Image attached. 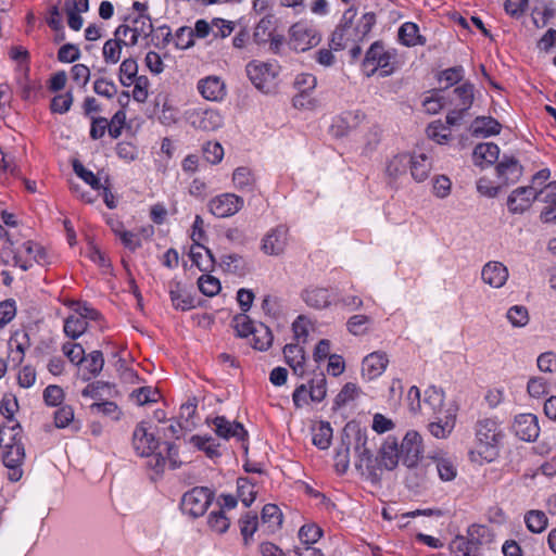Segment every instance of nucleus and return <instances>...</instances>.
<instances>
[{"label": "nucleus", "mask_w": 556, "mask_h": 556, "mask_svg": "<svg viewBox=\"0 0 556 556\" xmlns=\"http://www.w3.org/2000/svg\"><path fill=\"white\" fill-rule=\"evenodd\" d=\"M400 459L401 455L397 439L389 435L381 445L378 455L374 457V460H376V472L379 475L378 471H381L382 469L389 471L394 470L397 467Z\"/></svg>", "instance_id": "15"}, {"label": "nucleus", "mask_w": 556, "mask_h": 556, "mask_svg": "<svg viewBox=\"0 0 556 556\" xmlns=\"http://www.w3.org/2000/svg\"><path fill=\"white\" fill-rule=\"evenodd\" d=\"M288 228L283 225L270 229L263 238L261 250L267 255H279L287 245Z\"/></svg>", "instance_id": "21"}, {"label": "nucleus", "mask_w": 556, "mask_h": 556, "mask_svg": "<svg viewBox=\"0 0 556 556\" xmlns=\"http://www.w3.org/2000/svg\"><path fill=\"white\" fill-rule=\"evenodd\" d=\"M219 266L224 271L235 274L237 276H244L249 273V267L243 256L231 253L225 254L220 257Z\"/></svg>", "instance_id": "33"}, {"label": "nucleus", "mask_w": 556, "mask_h": 556, "mask_svg": "<svg viewBox=\"0 0 556 556\" xmlns=\"http://www.w3.org/2000/svg\"><path fill=\"white\" fill-rule=\"evenodd\" d=\"M323 535V529L315 523H306L299 530V539L302 545H313Z\"/></svg>", "instance_id": "51"}, {"label": "nucleus", "mask_w": 556, "mask_h": 556, "mask_svg": "<svg viewBox=\"0 0 556 556\" xmlns=\"http://www.w3.org/2000/svg\"><path fill=\"white\" fill-rule=\"evenodd\" d=\"M255 326L253 320L244 313L238 314L232 318V327L236 334L240 338H248L252 334Z\"/></svg>", "instance_id": "49"}, {"label": "nucleus", "mask_w": 556, "mask_h": 556, "mask_svg": "<svg viewBox=\"0 0 556 556\" xmlns=\"http://www.w3.org/2000/svg\"><path fill=\"white\" fill-rule=\"evenodd\" d=\"M81 367V379L89 381L97 377L104 366V357L101 351H92L85 355L84 362L79 365Z\"/></svg>", "instance_id": "30"}, {"label": "nucleus", "mask_w": 556, "mask_h": 556, "mask_svg": "<svg viewBox=\"0 0 556 556\" xmlns=\"http://www.w3.org/2000/svg\"><path fill=\"white\" fill-rule=\"evenodd\" d=\"M188 121L193 128L203 131L216 130L223 125L222 115L213 109H194L188 112Z\"/></svg>", "instance_id": "17"}, {"label": "nucleus", "mask_w": 556, "mask_h": 556, "mask_svg": "<svg viewBox=\"0 0 556 556\" xmlns=\"http://www.w3.org/2000/svg\"><path fill=\"white\" fill-rule=\"evenodd\" d=\"M481 278L489 286L501 288L508 278V269L500 262H489L482 268Z\"/></svg>", "instance_id": "27"}, {"label": "nucleus", "mask_w": 556, "mask_h": 556, "mask_svg": "<svg viewBox=\"0 0 556 556\" xmlns=\"http://www.w3.org/2000/svg\"><path fill=\"white\" fill-rule=\"evenodd\" d=\"M191 261L201 271H211L215 265V257L212 251L203 245V249L195 251L194 248L190 251Z\"/></svg>", "instance_id": "39"}, {"label": "nucleus", "mask_w": 556, "mask_h": 556, "mask_svg": "<svg viewBox=\"0 0 556 556\" xmlns=\"http://www.w3.org/2000/svg\"><path fill=\"white\" fill-rule=\"evenodd\" d=\"M500 155V148L493 142H482L475 147L473 163L480 167L494 164Z\"/></svg>", "instance_id": "29"}, {"label": "nucleus", "mask_w": 556, "mask_h": 556, "mask_svg": "<svg viewBox=\"0 0 556 556\" xmlns=\"http://www.w3.org/2000/svg\"><path fill=\"white\" fill-rule=\"evenodd\" d=\"M410 162L412 155L406 153L397 154L388 162L386 173L392 180H396L406 174Z\"/></svg>", "instance_id": "37"}, {"label": "nucleus", "mask_w": 556, "mask_h": 556, "mask_svg": "<svg viewBox=\"0 0 556 556\" xmlns=\"http://www.w3.org/2000/svg\"><path fill=\"white\" fill-rule=\"evenodd\" d=\"M478 443L488 451L496 447L504 434L495 418L479 419L475 427Z\"/></svg>", "instance_id": "13"}, {"label": "nucleus", "mask_w": 556, "mask_h": 556, "mask_svg": "<svg viewBox=\"0 0 556 556\" xmlns=\"http://www.w3.org/2000/svg\"><path fill=\"white\" fill-rule=\"evenodd\" d=\"M245 71L251 83L260 91L269 93L274 90L278 65L253 60L247 64Z\"/></svg>", "instance_id": "9"}, {"label": "nucleus", "mask_w": 556, "mask_h": 556, "mask_svg": "<svg viewBox=\"0 0 556 556\" xmlns=\"http://www.w3.org/2000/svg\"><path fill=\"white\" fill-rule=\"evenodd\" d=\"M332 428L329 422L321 421L313 435V444L320 450H327L331 444Z\"/></svg>", "instance_id": "48"}, {"label": "nucleus", "mask_w": 556, "mask_h": 556, "mask_svg": "<svg viewBox=\"0 0 556 556\" xmlns=\"http://www.w3.org/2000/svg\"><path fill=\"white\" fill-rule=\"evenodd\" d=\"M409 168H410L412 177L416 181L422 182L429 176V173L431 170V161L424 153H420L418 155H412V162L409 163Z\"/></svg>", "instance_id": "35"}, {"label": "nucleus", "mask_w": 556, "mask_h": 556, "mask_svg": "<svg viewBox=\"0 0 556 556\" xmlns=\"http://www.w3.org/2000/svg\"><path fill=\"white\" fill-rule=\"evenodd\" d=\"M525 522L529 531L541 533L546 529L548 519L542 510H530L525 515Z\"/></svg>", "instance_id": "44"}, {"label": "nucleus", "mask_w": 556, "mask_h": 556, "mask_svg": "<svg viewBox=\"0 0 556 556\" xmlns=\"http://www.w3.org/2000/svg\"><path fill=\"white\" fill-rule=\"evenodd\" d=\"M399 40L406 47L424 46L426 38L419 34V27L413 22H406L399 28Z\"/></svg>", "instance_id": "31"}, {"label": "nucleus", "mask_w": 556, "mask_h": 556, "mask_svg": "<svg viewBox=\"0 0 556 556\" xmlns=\"http://www.w3.org/2000/svg\"><path fill=\"white\" fill-rule=\"evenodd\" d=\"M149 86H150V81L147 76H144V75L137 76L136 80L134 81V89H132L134 100L139 103L146 102L149 97V91H148Z\"/></svg>", "instance_id": "62"}, {"label": "nucleus", "mask_w": 556, "mask_h": 556, "mask_svg": "<svg viewBox=\"0 0 556 556\" xmlns=\"http://www.w3.org/2000/svg\"><path fill=\"white\" fill-rule=\"evenodd\" d=\"M90 410L93 414H101L103 416L111 417L114 420H118L121 417V410L116 403L112 401H103L100 403H93L90 405Z\"/></svg>", "instance_id": "54"}, {"label": "nucleus", "mask_w": 556, "mask_h": 556, "mask_svg": "<svg viewBox=\"0 0 556 556\" xmlns=\"http://www.w3.org/2000/svg\"><path fill=\"white\" fill-rule=\"evenodd\" d=\"M257 515L252 511L245 513L239 519L240 533L242 535L243 544L245 546L250 544L254 533L257 530Z\"/></svg>", "instance_id": "40"}, {"label": "nucleus", "mask_w": 556, "mask_h": 556, "mask_svg": "<svg viewBox=\"0 0 556 556\" xmlns=\"http://www.w3.org/2000/svg\"><path fill=\"white\" fill-rule=\"evenodd\" d=\"M191 442L210 458L220 456L219 444L215 443V440L211 437L193 435Z\"/></svg>", "instance_id": "47"}, {"label": "nucleus", "mask_w": 556, "mask_h": 556, "mask_svg": "<svg viewBox=\"0 0 556 556\" xmlns=\"http://www.w3.org/2000/svg\"><path fill=\"white\" fill-rule=\"evenodd\" d=\"M274 30V16L266 15L257 23L253 31V41L257 45L266 43L271 38Z\"/></svg>", "instance_id": "43"}, {"label": "nucleus", "mask_w": 556, "mask_h": 556, "mask_svg": "<svg viewBox=\"0 0 556 556\" xmlns=\"http://www.w3.org/2000/svg\"><path fill=\"white\" fill-rule=\"evenodd\" d=\"M62 352L74 365H80L86 355L85 349L81 344L72 342H65L62 345Z\"/></svg>", "instance_id": "59"}, {"label": "nucleus", "mask_w": 556, "mask_h": 556, "mask_svg": "<svg viewBox=\"0 0 556 556\" xmlns=\"http://www.w3.org/2000/svg\"><path fill=\"white\" fill-rule=\"evenodd\" d=\"M388 363L389 359L384 352H372L363 359V375L370 380L375 379L386 370Z\"/></svg>", "instance_id": "28"}, {"label": "nucleus", "mask_w": 556, "mask_h": 556, "mask_svg": "<svg viewBox=\"0 0 556 556\" xmlns=\"http://www.w3.org/2000/svg\"><path fill=\"white\" fill-rule=\"evenodd\" d=\"M362 71L370 77L380 71L381 77L390 76L395 71V52L384 49L381 41H375L366 51L362 61Z\"/></svg>", "instance_id": "5"}, {"label": "nucleus", "mask_w": 556, "mask_h": 556, "mask_svg": "<svg viewBox=\"0 0 556 556\" xmlns=\"http://www.w3.org/2000/svg\"><path fill=\"white\" fill-rule=\"evenodd\" d=\"M283 355L287 364L293 369L294 374L302 376L304 374L305 352L298 344H286Z\"/></svg>", "instance_id": "32"}, {"label": "nucleus", "mask_w": 556, "mask_h": 556, "mask_svg": "<svg viewBox=\"0 0 556 556\" xmlns=\"http://www.w3.org/2000/svg\"><path fill=\"white\" fill-rule=\"evenodd\" d=\"M93 91L98 96L112 99L117 92V87L112 80L100 77L93 81Z\"/></svg>", "instance_id": "63"}, {"label": "nucleus", "mask_w": 556, "mask_h": 556, "mask_svg": "<svg viewBox=\"0 0 556 556\" xmlns=\"http://www.w3.org/2000/svg\"><path fill=\"white\" fill-rule=\"evenodd\" d=\"M376 24V14L374 12L365 13L358 21L356 27H353L355 36L358 41L363 40Z\"/></svg>", "instance_id": "56"}, {"label": "nucleus", "mask_w": 556, "mask_h": 556, "mask_svg": "<svg viewBox=\"0 0 556 556\" xmlns=\"http://www.w3.org/2000/svg\"><path fill=\"white\" fill-rule=\"evenodd\" d=\"M168 293L173 306L176 309L189 311L195 307L194 298L186 290L182 283L176 279L168 282Z\"/></svg>", "instance_id": "24"}, {"label": "nucleus", "mask_w": 556, "mask_h": 556, "mask_svg": "<svg viewBox=\"0 0 556 556\" xmlns=\"http://www.w3.org/2000/svg\"><path fill=\"white\" fill-rule=\"evenodd\" d=\"M465 70L462 65H456L442 71L438 79L446 83V88L452 87L464 79Z\"/></svg>", "instance_id": "57"}, {"label": "nucleus", "mask_w": 556, "mask_h": 556, "mask_svg": "<svg viewBox=\"0 0 556 556\" xmlns=\"http://www.w3.org/2000/svg\"><path fill=\"white\" fill-rule=\"evenodd\" d=\"M212 425L214 426L215 433L219 438L225 440L235 438L242 442L243 448L248 451V431L244 429L242 424L238 421H230L225 416H216L212 419Z\"/></svg>", "instance_id": "16"}, {"label": "nucleus", "mask_w": 556, "mask_h": 556, "mask_svg": "<svg viewBox=\"0 0 556 556\" xmlns=\"http://www.w3.org/2000/svg\"><path fill=\"white\" fill-rule=\"evenodd\" d=\"M255 484L249 478L240 477L237 479V498L242 502L245 507H250L256 498Z\"/></svg>", "instance_id": "41"}, {"label": "nucleus", "mask_w": 556, "mask_h": 556, "mask_svg": "<svg viewBox=\"0 0 556 556\" xmlns=\"http://www.w3.org/2000/svg\"><path fill=\"white\" fill-rule=\"evenodd\" d=\"M308 391V395L311 401L313 402H321L327 393L326 390V378L324 374H320L318 378L313 379L311 381V387Z\"/></svg>", "instance_id": "61"}, {"label": "nucleus", "mask_w": 556, "mask_h": 556, "mask_svg": "<svg viewBox=\"0 0 556 556\" xmlns=\"http://www.w3.org/2000/svg\"><path fill=\"white\" fill-rule=\"evenodd\" d=\"M399 451L404 466L416 467L424 452L421 435L416 431H408L399 445Z\"/></svg>", "instance_id": "14"}, {"label": "nucleus", "mask_w": 556, "mask_h": 556, "mask_svg": "<svg viewBox=\"0 0 556 556\" xmlns=\"http://www.w3.org/2000/svg\"><path fill=\"white\" fill-rule=\"evenodd\" d=\"M199 290L206 296H214L220 291V281L211 275H202L198 279Z\"/></svg>", "instance_id": "55"}, {"label": "nucleus", "mask_w": 556, "mask_h": 556, "mask_svg": "<svg viewBox=\"0 0 556 556\" xmlns=\"http://www.w3.org/2000/svg\"><path fill=\"white\" fill-rule=\"evenodd\" d=\"M232 181L239 191H253L256 178L249 167L241 166L235 169L232 174Z\"/></svg>", "instance_id": "36"}, {"label": "nucleus", "mask_w": 556, "mask_h": 556, "mask_svg": "<svg viewBox=\"0 0 556 556\" xmlns=\"http://www.w3.org/2000/svg\"><path fill=\"white\" fill-rule=\"evenodd\" d=\"M197 89L199 93L208 101L219 102L227 94L224 80L219 76L215 75L201 78L198 81Z\"/></svg>", "instance_id": "20"}, {"label": "nucleus", "mask_w": 556, "mask_h": 556, "mask_svg": "<svg viewBox=\"0 0 556 556\" xmlns=\"http://www.w3.org/2000/svg\"><path fill=\"white\" fill-rule=\"evenodd\" d=\"M507 319L514 327H523L529 323V313L523 305H514L507 311Z\"/></svg>", "instance_id": "58"}, {"label": "nucleus", "mask_w": 556, "mask_h": 556, "mask_svg": "<svg viewBox=\"0 0 556 556\" xmlns=\"http://www.w3.org/2000/svg\"><path fill=\"white\" fill-rule=\"evenodd\" d=\"M214 495V492L206 486H194L182 495L180 509L193 519L199 518L206 513Z\"/></svg>", "instance_id": "7"}, {"label": "nucleus", "mask_w": 556, "mask_h": 556, "mask_svg": "<svg viewBox=\"0 0 556 556\" xmlns=\"http://www.w3.org/2000/svg\"><path fill=\"white\" fill-rule=\"evenodd\" d=\"M321 40L315 25L306 21L293 24L289 29V47L296 52H305L316 47Z\"/></svg>", "instance_id": "8"}, {"label": "nucleus", "mask_w": 556, "mask_h": 556, "mask_svg": "<svg viewBox=\"0 0 556 556\" xmlns=\"http://www.w3.org/2000/svg\"><path fill=\"white\" fill-rule=\"evenodd\" d=\"M42 397L48 406H59L63 402L64 391L60 386L49 384L43 390Z\"/></svg>", "instance_id": "64"}, {"label": "nucleus", "mask_w": 556, "mask_h": 556, "mask_svg": "<svg viewBox=\"0 0 556 556\" xmlns=\"http://www.w3.org/2000/svg\"><path fill=\"white\" fill-rule=\"evenodd\" d=\"M123 37L114 36L104 42L102 54L105 63L116 64L119 61L123 47L129 46V41H125Z\"/></svg>", "instance_id": "34"}, {"label": "nucleus", "mask_w": 556, "mask_h": 556, "mask_svg": "<svg viewBox=\"0 0 556 556\" xmlns=\"http://www.w3.org/2000/svg\"><path fill=\"white\" fill-rule=\"evenodd\" d=\"M515 434L522 441H535L540 434L539 421L533 414H520L513 424Z\"/></svg>", "instance_id": "19"}, {"label": "nucleus", "mask_w": 556, "mask_h": 556, "mask_svg": "<svg viewBox=\"0 0 556 556\" xmlns=\"http://www.w3.org/2000/svg\"><path fill=\"white\" fill-rule=\"evenodd\" d=\"M453 556H479L464 535H456L448 545Z\"/></svg>", "instance_id": "50"}, {"label": "nucleus", "mask_w": 556, "mask_h": 556, "mask_svg": "<svg viewBox=\"0 0 556 556\" xmlns=\"http://www.w3.org/2000/svg\"><path fill=\"white\" fill-rule=\"evenodd\" d=\"M243 205V198L230 192L218 194L207 203L208 211L217 218L230 217L238 213Z\"/></svg>", "instance_id": "12"}, {"label": "nucleus", "mask_w": 556, "mask_h": 556, "mask_svg": "<svg viewBox=\"0 0 556 556\" xmlns=\"http://www.w3.org/2000/svg\"><path fill=\"white\" fill-rule=\"evenodd\" d=\"M251 336L253 337L252 341L255 350L267 351L273 344L274 336L271 330L263 323L255 326Z\"/></svg>", "instance_id": "38"}, {"label": "nucleus", "mask_w": 556, "mask_h": 556, "mask_svg": "<svg viewBox=\"0 0 556 556\" xmlns=\"http://www.w3.org/2000/svg\"><path fill=\"white\" fill-rule=\"evenodd\" d=\"M74 173L88 184L93 190H100L103 188L100 179L89 169H87L79 161L73 162Z\"/></svg>", "instance_id": "52"}, {"label": "nucleus", "mask_w": 556, "mask_h": 556, "mask_svg": "<svg viewBox=\"0 0 556 556\" xmlns=\"http://www.w3.org/2000/svg\"><path fill=\"white\" fill-rule=\"evenodd\" d=\"M207 525L210 529L217 533L224 534L230 527V519L222 510H213L207 517Z\"/></svg>", "instance_id": "46"}, {"label": "nucleus", "mask_w": 556, "mask_h": 556, "mask_svg": "<svg viewBox=\"0 0 556 556\" xmlns=\"http://www.w3.org/2000/svg\"><path fill=\"white\" fill-rule=\"evenodd\" d=\"M301 298L304 303L314 309H324L331 305L332 294L328 288H321L316 286H309L305 288Z\"/></svg>", "instance_id": "22"}, {"label": "nucleus", "mask_w": 556, "mask_h": 556, "mask_svg": "<svg viewBox=\"0 0 556 556\" xmlns=\"http://www.w3.org/2000/svg\"><path fill=\"white\" fill-rule=\"evenodd\" d=\"M124 24H121L114 30V36L126 37L130 34L129 46L134 47L138 43L139 38H149L154 30L150 15H132L129 14L124 18Z\"/></svg>", "instance_id": "10"}, {"label": "nucleus", "mask_w": 556, "mask_h": 556, "mask_svg": "<svg viewBox=\"0 0 556 556\" xmlns=\"http://www.w3.org/2000/svg\"><path fill=\"white\" fill-rule=\"evenodd\" d=\"M475 100V86L465 81L453 90V97L448 100L455 108L446 115V124L455 126L460 124Z\"/></svg>", "instance_id": "6"}, {"label": "nucleus", "mask_w": 556, "mask_h": 556, "mask_svg": "<svg viewBox=\"0 0 556 556\" xmlns=\"http://www.w3.org/2000/svg\"><path fill=\"white\" fill-rule=\"evenodd\" d=\"M522 172V165L514 156L504 155L496 165L497 176L502 178L506 185L517 182Z\"/></svg>", "instance_id": "25"}, {"label": "nucleus", "mask_w": 556, "mask_h": 556, "mask_svg": "<svg viewBox=\"0 0 556 556\" xmlns=\"http://www.w3.org/2000/svg\"><path fill=\"white\" fill-rule=\"evenodd\" d=\"M501 129L502 125L497 119L491 116H478L471 122L469 127L471 136L476 138H486L498 135Z\"/></svg>", "instance_id": "26"}, {"label": "nucleus", "mask_w": 556, "mask_h": 556, "mask_svg": "<svg viewBox=\"0 0 556 556\" xmlns=\"http://www.w3.org/2000/svg\"><path fill=\"white\" fill-rule=\"evenodd\" d=\"M428 138L443 144L446 143L451 137V130L448 126L444 125L442 121L431 122L426 129Z\"/></svg>", "instance_id": "45"}, {"label": "nucleus", "mask_w": 556, "mask_h": 556, "mask_svg": "<svg viewBox=\"0 0 556 556\" xmlns=\"http://www.w3.org/2000/svg\"><path fill=\"white\" fill-rule=\"evenodd\" d=\"M356 15L354 8L348 9L342 16L340 24L333 30L329 46L333 51H340L348 47L349 42H357L353 30L352 22Z\"/></svg>", "instance_id": "11"}, {"label": "nucleus", "mask_w": 556, "mask_h": 556, "mask_svg": "<svg viewBox=\"0 0 556 556\" xmlns=\"http://www.w3.org/2000/svg\"><path fill=\"white\" fill-rule=\"evenodd\" d=\"M464 536L469 545L475 547V552L479 556H482V546L493 542L494 539V534L489 527L477 523L470 525Z\"/></svg>", "instance_id": "23"}, {"label": "nucleus", "mask_w": 556, "mask_h": 556, "mask_svg": "<svg viewBox=\"0 0 556 556\" xmlns=\"http://www.w3.org/2000/svg\"><path fill=\"white\" fill-rule=\"evenodd\" d=\"M367 430L362 428L356 421H349L342 433V442L349 445H353L356 455L355 467L358 470H363L365 467L367 478L372 482L380 479V475L376 472V464L374 460V454L370 448L367 447ZM364 475L365 472L362 471Z\"/></svg>", "instance_id": "3"}, {"label": "nucleus", "mask_w": 556, "mask_h": 556, "mask_svg": "<svg viewBox=\"0 0 556 556\" xmlns=\"http://www.w3.org/2000/svg\"><path fill=\"white\" fill-rule=\"evenodd\" d=\"M0 448L2 450L3 466L8 469V480L20 481L24 473L22 467L26 456L23 429L20 422L0 427Z\"/></svg>", "instance_id": "2"}, {"label": "nucleus", "mask_w": 556, "mask_h": 556, "mask_svg": "<svg viewBox=\"0 0 556 556\" xmlns=\"http://www.w3.org/2000/svg\"><path fill=\"white\" fill-rule=\"evenodd\" d=\"M535 200H538L535 187H518L508 195L507 207L511 214H522L531 207Z\"/></svg>", "instance_id": "18"}, {"label": "nucleus", "mask_w": 556, "mask_h": 556, "mask_svg": "<svg viewBox=\"0 0 556 556\" xmlns=\"http://www.w3.org/2000/svg\"><path fill=\"white\" fill-rule=\"evenodd\" d=\"M159 440L154 433L149 432L147 424L141 421L132 432V446L137 455L141 457H151L148 466L156 473L163 472L166 465V457L162 453H155L159 447Z\"/></svg>", "instance_id": "4"}, {"label": "nucleus", "mask_w": 556, "mask_h": 556, "mask_svg": "<svg viewBox=\"0 0 556 556\" xmlns=\"http://www.w3.org/2000/svg\"><path fill=\"white\" fill-rule=\"evenodd\" d=\"M370 318L366 315H353L348 319L346 328L354 336H363L367 331Z\"/></svg>", "instance_id": "60"}, {"label": "nucleus", "mask_w": 556, "mask_h": 556, "mask_svg": "<svg viewBox=\"0 0 556 556\" xmlns=\"http://www.w3.org/2000/svg\"><path fill=\"white\" fill-rule=\"evenodd\" d=\"M73 101L74 97L72 91H66L65 93L56 94L51 100L50 110L53 113L65 114L70 111Z\"/></svg>", "instance_id": "53"}, {"label": "nucleus", "mask_w": 556, "mask_h": 556, "mask_svg": "<svg viewBox=\"0 0 556 556\" xmlns=\"http://www.w3.org/2000/svg\"><path fill=\"white\" fill-rule=\"evenodd\" d=\"M88 328V321L78 315H71L64 320L63 331L72 340L78 339Z\"/></svg>", "instance_id": "42"}, {"label": "nucleus", "mask_w": 556, "mask_h": 556, "mask_svg": "<svg viewBox=\"0 0 556 556\" xmlns=\"http://www.w3.org/2000/svg\"><path fill=\"white\" fill-rule=\"evenodd\" d=\"M445 393L434 386L424 392L421 410L419 414L433 420L428 425L430 433L438 439L447 438L456 424L457 407L444 404Z\"/></svg>", "instance_id": "1"}]
</instances>
